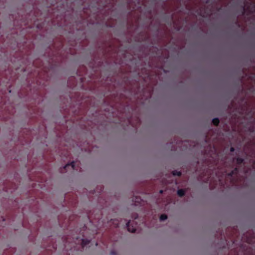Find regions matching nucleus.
<instances>
[{
  "mask_svg": "<svg viewBox=\"0 0 255 255\" xmlns=\"http://www.w3.org/2000/svg\"><path fill=\"white\" fill-rule=\"evenodd\" d=\"M137 216H136V217H135L134 218V219H136L137 218Z\"/></svg>",
  "mask_w": 255,
  "mask_h": 255,
  "instance_id": "412c9836",
  "label": "nucleus"
},
{
  "mask_svg": "<svg viewBox=\"0 0 255 255\" xmlns=\"http://www.w3.org/2000/svg\"><path fill=\"white\" fill-rule=\"evenodd\" d=\"M70 167L71 169L72 170H76L78 169L76 168L75 167V163L74 161H72L70 163L67 164L62 169V172H67V168Z\"/></svg>",
  "mask_w": 255,
  "mask_h": 255,
  "instance_id": "20e7f679",
  "label": "nucleus"
},
{
  "mask_svg": "<svg viewBox=\"0 0 255 255\" xmlns=\"http://www.w3.org/2000/svg\"><path fill=\"white\" fill-rule=\"evenodd\" d=\"M160 193H163V190H160Z\"/></svg>",
  "mask_w": 255,
  "mask_h": 255,
  "instance_id": "6ab92c4d",
  "label": "nucleus"
},
{
  "mask_svg": "<svg viewBox=\"0 0 255 255\" xmlns=\"http://www.w3.org/2000/svg\"><path fill=\"white\" fill-rule=\"evenodd\" d=\"M244 108H245L244 107H243L242 109V112H241L242 114H243L244 113Z\"/></svg>",
  "mask_w": 255,
  "mask_h": 255,
  "instance_id": "f3484780",
  "label": "nucleus"
},
{
  "mask_svg": "<svg viewBox=\"0 0 255 255\" xmlns=\"http://www.w3.org/2000/svg\"><path fill=\"white\" fill-rule=\"evenodd\" d=\"M219 180L220 182H221V179L220 178H219Z\"/></svg>",
  "mask_w": 255,
  "mask_h": 255,
  "instance_id": "aec40b11",
  "label": "nucleus"
},
{
  "mask_svg": "<svg viewBox=\"0 0 255 255\" xmlns=\"http://www.w3.org/2000/svg\"><path fill=\"white\" fill-rule=\"evenodd\" d=\"M210 178H211V176L208 177V179H207V180L206 181H205V182L206 183H208L209 182H211V180H210Z\"/></svg>",
  "mask_w": 255,
  "mask_h": 255,
  "instance_id": "2eb2a0df",
  "label": "nucleus"
},
{
  "mask_svg": "<svg viewBox=\"0 0 255 255\" xmlns=\"http://www.w3.org/2000/svg\"><path fill=\"white\" fill-rule=\"evenodd\" d=\"M110 222L114 224L115 227L117 228V227H119V222H118V221H117L116 220H111Z\"/></svg>",
  "mask_w": 255,
  "mask_h": 255,
  "instance_id": "9b49d317",
  "label": "nucleus"
},
{
  "mask_svg": "<svg viewBox=\"0 0 255 255\" xmlns=\"http://www.w3.org/2000/svg\"><path fill=\"white\" fill-rule=\"evenodd\" d=\"M135 202H137V203H139L140 202V201L141 200V199L140 197H138L137 196L135 197Z\"/></svg>",
  "mask_w": 255,
  "mask_h": 255,
  "instance_id": "ddd939ff",
  "label": "nucleus"
},
{
  "mask_svg": "<svg viewBox=\"0 0 255 255\" xmlns=\"http://www.w3.org/2000/svg\"><path fill=\"white\" fill-rule=\"evenodd\" d=\"M212 123L214 126H217L220 123V120L218 118H214L212 120Z\"/></svg>",
  "mask_w": 255,
  "mask_h": 255,
  "instance_id": "1a4fd4ad",
  "label": "nucleus"
},
{
  "mask_svg": "<svg viewBox=\"0 0 255 255\" xmlns=\"http://www.w3.org/2000/svg\"><path fill=\"white\" fill-rule=\"evenodd\" d=\"M130 223H131V222L129 221L127 223V224H126L128 230L129 232L134 233L136 231V226H133L132 225L131 227Z\"/></svg>",
  "mask_w": 255,
  "mask_h": 255,
  "instance_id": "39448f33",
  "label": "nucleus"
},
{
  "mask_svg": "<svg viewBox=\"0 0 255 255\" xmlns=\"http://www.w3.org/2000/svg\"><path fill=\"white\" fill-rule=\"evenodd\" d=\"M235 151V148L233 147H231L230 148V151L231 152H234Z\"/></svg>",
  "mask_w": 255,
  "mask_h": 255,
  "instance_id": "dca6fc26",
  "label": "nucleus"
},
{
  "mask_svg": "<svg viewBox=\"0 0 255 255\" xmlns=\"http://www.w3.org/2000/svg\"><path fill=\"white\" fill-rule=\"evenodd\" d=\"M185 192H186V191L184 189H179L177 191V195L179 197H183L185 195Z\"/></svg>",
  "mask_w": 255,
  "mask_h": 255,
  "instance_id": "6e6552de",
  "label": "nucleus"
},
{
  "mask_svg": "<svg viewBox=\"0 0 255 255\" xmlns=\"http://www.w3.org/2000/svg\"><path fill=\"white\" fill-rule=\"evenodd\" d=\"M111 255H117V253L115 251H112L111 252Z\"/></svg>",
  "mask_w": 255,
  "mask_h": 255,
  "instance_id": "4468645a",
  "label": "nucleus"
},
{
  "mask_svg": "<svg viewBox=\"0 0 255 255\" xmlns=\"http://www.w3.org/2000/svg\"><path fill=\"white\" fill-rule=\"evenodd\" d=\"M245 6H246L247 9L250 13H253L255 12V3L252 2H245V5L242 6V14H244L245 11Z\"/></svg>",
  "mask_w": 255,
  "mask_h": 255,
  "instance_id": "f03ea898",
  "label": "nucleus"
},
{
  "mask_svg": "<svg viewBox=\"0 0 255 255\" xmlns=\"http://www.w3.org/2000/svg\"><path fill=\"white\" fill-rule=\"evenodd\" d=\"M128 123H129V124H130V125L131 124V121H130V119H128Z\"/></svg>",
  "mask_w": 255,
  "mask_h": 255,
  "instance_id": "a211bd4d",
  "label": "nucleus"
},
{
  "mask_svg": "<svg viewBox=\"0 0 255 255\" xmlns=\"http://www.w3.org/2000/svg\"><path fill=\"white\" fill-rule=\"evenodd\" d=\"M205 142L207 146V147L203 151V154L213 158V157L216 156L217 154V148L214 145L210 142L209 139L207 138V136L206 137Z\"/></svg>",
  "mask_w": 255,
  "mask_h": 255,
  "instance_id": "f257e3e1",
  "label": "nucleus"
},
{
  "mask_svg": "<svg viewBox=\"0 0 255 255\" xmlns=\"http://www.w3.org/2000/svg\"><path fill=\"white\" fill-rule=\"evenodd\" d=\"M167 218V216L165 214H162L160 217V220L161 221H164Z\"/></svg>",
  "mask_w": 255,
  "mask_h": 255,
  "instance_id": "f8f14e48",
  "label": "nucleus"
},
{
  "mask_svg": "<svg viewBox=\"0 0 255 255\" xmlns=\"http://www.w3.org/2000/svg\"><path fill=\"white\" fill-rule=\"evenodd\" d=\"M233 160H236V162L238 165H241L244 163V159L241 157H237L236 158H235L233 159Z\"/></svg>",
  "mask_w": 255,
  "mask_h": 255,
  "instance_id": "0eeeda50",
  "label": "nucleus"
},
{
  "mask_svg": "<svg viewBox=\"0 0 255 255\" xmlns=\"http://www.w3.org/2000/svg\"><path fill=\"white\" fill-rule=\"evenodd\" d=\"M172 174L174 176H180L181 175V172L177 170H174L172 171Z\"/></svg>",
  "mask_w": 255,
  "mask_h": 255,
  "instance_id": "9d476101",
  "label": "nucleus"
},
{
  "mask_svg": "<svg viewBox=\"0 0 255 255\" xmlns=\"http://www.w3.org/2000/svg\"><path fill=\"white\" fill-rule=\"evenodd\" d=\"M81 243V246L82 249H84V248L87 245H88L90 243V241L87 239H82L79 241Z\"/></svg>",
  "mask_w": 255,
  "mask_h": 255,
  "instance_id": "423d86ee",
  "label": "nucleus"
},
{
  "mask_svg": "<svg viewBox=\"0 0 255 255\" xmlns=\"http://www.w3.org/2000/svg\"><path fill=\"white\" fill-rule=\"evenodd\" d=\"M239 172V168L237 167H235L231 172L227 174V177L230 178L231 180V183L234 184L235 179L234 177L237 176Z\"/></svg>",
  "mask_w": 255,
  "mask_h": 255,
  "instance_id": "7ed1b4c3",
  "label": "nucleus"
}]
</instances>
